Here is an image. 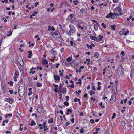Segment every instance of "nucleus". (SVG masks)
Returning <instances> with one entry per match:
<instances>
[{
    "instance_id": "17",
    "label": "nucleus",
    "mask_w": 134,
    "mask_h": 134,
    "mask_svg": "<svg viewBox=\"0 0 134 134\" xmlns=\"http://www.w3.org/2000/svg\"><path fill=\"white\" fill-rule=\"evenodd\" d=\"M116 25H113L111 26V27L112 29L113 30H115V29Z\"/></svg>"
},
{
    "instance_id": "35",
    "label": "nucleus",
    "mask_w": 134,
    "mask_h": 134,
    "mask_svg": "<svg viewBox=\"0 0 134 134\" xmlns=\"http://www.w3.org/2000/svg\"><path fill=\"white\" fill-rule=\"evenodd\" d=\"M33 92L32 91H29V93L28 94V95L29 96H30V95H32V94Z\"/></svg>"
},
{
    "instance_id": "55",
    "label": "nucleus",
    "mask_w": 134,
    "mask_h": 134,
    "mask_svg": "<svg viewBox=\"0 0 134 134\" xmlns=\"http://www.w3.org/2000/svg\"><path fill=\"white\" fill-rule=\"evenodd\" d=\"M46 123L45 122H44L43 124V126L44 127H46Z\"/></svg>"
},
{
    "instance_id": "9",
    "label": "nucleus",
    "mask_w": 134,
    "mask_h": 134,
    "mask_svg": "<svg viewBox=\"0 0 134 134\" xmlns=\"http://www.w3.org/2000/svg\"><path fill=\"white\" fill-rule=\"evenodd\" d=\"M54 35L56 36L55 37L56 38H59L60 37L59 32L58 31L56 32L54 34Z\"/></svg>"
},
{
    "instance_id": "30",
    "label": "nucleus",
    "mask_w": 134,
    "mask_h": 134,
    "mask_svg": "<svg viewBox=\"0 0 134 134\" xmlns=\"http://www.w3.org/2000/svg\"><path fill=\"white\" fill-rule=\"evenodd\" d=\"M94 29L96 31L98 30V28L96 25H95L94 26Z\"/></svg>"
},
{
    "instance_id": "22",
    "label": "nucleus",
    "mask_w": 134,
    "mask_h": 134,
    "mask_svg": "<svg viewBox=\"0 0 134 134\" xmlns=\"http://www.w3.org/2000/svg\"><path fill=\"white\" fill-rule=\"evenodd\" d=\"M72 59V58L71 57H69L66 59V61L67 62H69L71 61Z\"/></svg>"
},
{
    "instance_id": "11",
    "label": "nucleus",
    "mask_w": 134,
    "mask_h": 134,
    "mask_svg": "<svg viewBox=\"0 0 134 134\" xmlns=\"http://www.w3.org/2000/svg\"><path fill=\"white\" fill-rule=\"evenodd\" d=\"M72 112V110L68 109L67 110V112L65 113V114L66 115H68L70 113H71Z\"/></svg>"
},
{
    "instance_id": "31",
    "label": "nucleus",
    "mask_w": 134,
    "mask_h": 134,
    "mask_svg": "<svg viewBox=\"0 0 134 134\" xmlns=\"http://www.w3.org/2000/svg\"><path fill=\"white\" fill-rule=\"evenodd\" d=\"M80 132L81 133H83L84 132V129L83 128L81 129L80 130Z\"/></svg>"
},
{
    "instance_id": "29",
    "label": "nucleus",
    "mask_w": 134,
    "mask_h": 134,
    "mask_svg": "<svg viewBox=\"0 0 134 134\" xmlns=\"http://www.w3.org/2000/svg\"><path fill=\"white\" fill-rule=\"evenodd\" d=\"M78 2V1H77V0H76V1H73V2L74 3V4L75 5H77V2Z\"/></svg>"
},
{
    "instance_id": "14",
    "label": "nucleus",
    "mask_w": 134,
    "mask_h": 134,
    "mask_svg": "<svg viewBox=\"0 0 134 134\" xmlns=\"http://www.w3.org/2000/svg\"><path fill=\"white\" fill-rule=\"evenodd\" d=\"M28 53H29V55L28 58H30L32 55V52L31 51H29L28 52Z\"/></svg>"
},
{
    "instance_id": "23",
    "label": "nucleus",
    "mask_w": 134,
    "mask_h": 134,
    "mask_svg": "<svg viewBox=\"0 0 134 134\" xmlns=\"http://www.w3.org/2000/svg\"><path fill=\"white\" fill-rule=\"evenodd\" d=\"M89 93L91 95H92V94H95V92L93 91L92 90L90 91Z\"/></svg>"
},
{
    "instance_id": "41",
    "label": "nucleus",
    "mask_w": 134,
    "mask_h": 134,
    "mask_svg": "<svg viewBox=\"0 0 134 134\" xmlns=\"http://www.w3.org/2000/svg\"><path fill=\"white\" fill-rule=\"evenodd\" d=\"M43 128H44V131H45L46 130H47L48 129V128L47 127H46V126L44 127Z\"/></svg>"
},
{
    "instance_id": "39",
    "label": "nucleus",
    "mask_w": 134,
    "mask_h": 134,
    "mask_svg": "<svg viewBox=\"0 0 134 134\" xmlns=\"http://www.w3.org/2000/svg\"><path fill=\"white\" fill-rule=\"evenodd\" d=\"M9 92L11 94H12L13 93V90H9Z\"/></svg>"
},
{
    "instance_id": "59",
    "label": "nucleus",
    "mask_w": 134,
    "mask_h": 134,
    "mask_svg": "<svg viewBox=\"0 0 134 134\" xmlns=\"http://www.w3.org/2000/svg\"><path fill=\"white\" fill-rule=\"evenodd\" d=\"M64 64L66 66H68L69 65V64L66 63V62H65Z\"/></svg>"
},
{
    "instance_id": "42",
    "label": "nucleus",
    "mask_w": 134,
    "mask_h": 134,
    "mask_svg": "<svg viewBox=\"0 0 134 134\" xmlns=\"http://www.w3.org/2000/svg\"><path fill=\"white\" fill-rule=\"evenodd\" d=\"M73 41H71L70 42V43L71 46H72L73 45Z\"/></svg>"
},
{
    "instance_id": "15",
    "label": "nucleus",
    "mask_w": 134,
    "mask_h": 134,
    "mask_svg": "<svg viewBox=\"0 0 134 134\" xmlns=\"http://www.w3.org/2000/svg\"><path fill=\"white\" fill-rule=\"evenodd\" d=\"M105 94H104L103 95V96H104V97H103L102 98V99H103L104 100H106V101L107 102H108V98L107 97H105Z\"/></svg>"
},
{
    "instance_id": "27",
    "label": "nucleus",
    "mask_w": 134,
    "mask_h": 134,
    "mask_svg": "<svg viewBox=\"0 0 134 134\" xmlns=\"http://www.w3.org/2000/svg\"><path fill=\"white\" fill-rule=\"evenodd\" d=\"M77 26L79 28L81 29V30H83L84 29V27H81L79 24H78Z\"/></svg>"
},
{
    "instance_id": "26",
    "label": "nucleus",
    "mask_w": 134,
    "mask_h": 134,
    "mask_svg": "<svg viewBox=\"0 0 134 134\" xmlns=\"http://www.w3.org/2000/svg\"><path fill=\"white\" fill-rule=\"evenodd\" d=\"M64 104L66 106H68L69 105V103L66 101L64 102Z\"/></svg>"
},
{
    "instance_id": "28",
    "label": "nucleus",
    "mask_w": 134,
    "mask_h": 134,
    "mask_svg": "<svg viewBox=\"0 0 134 134\" xmlns=\"http://www.w3.org/2000/svg\"><path fill=\"white\" fill-rule=\"evenodd\" d=\"M12 31H11L10 30V31L8 33V34H7V36H10V35H12Z\"/></svg>"
},
{
    "instance_id": "51",
    "label": "nucleus",
    "mask_w": 134,
    "mask_h": 134,
    "mask_svg": "<svg viewBox=\"0 0 134 134\" xmlns=\"http://www.w3.org/2000/svg\"><path fill=\"white\" fill-rule=\"evenodd\" d=\"M121 54L123 56H124L125 55V54H124V52L123 51H122L121 53Z\"/></svg>"
},
{
    "instance_id": "48",
    "label": "nucleus",
    "mask_w": 134,
    "mask_h": 134,
    "mask_svg": "<svg viewBox=\"0 0 134 134\" xmlns=\"http://www.w3.org/2000/svg\"><path fill=\"white\" fill-rule=\"evenodd\" d=\"M69 97L68 96H66V97H65V98H66V101H68L69 100Z\"/></svg>"
},
{
    "instance_id": "34",
    "label": "nucleus",
    "mask_w": 134,
    "mask_h": 134,
    "mask_svg": "<svg viewBox=\"0 0 134 134\" xmlns=\"http://www.w3.org/2000/svg\"><path fill=\"white\" fill-rule=\"evenodd\" d=\"M113 116L111 117V118L113 119H114L116 115V114L115 113H114L113 114Z\"/></svg>"
},
{
    "instance_id": "7",
    "label": "nucleus",
    "mask_w": 134,
    "mask_h": 134,
    "mask_svg": "<svg viewBox=\"0 0 134 134\" xmlns=\"http://www.w3.org/2000/svg\"><path fill=\"white\" fill-rule=\"evenodd\" d=\"M122 67L120 66L119 67L118 69V74H122L123 73L122 72Z\"/></svg>"
},
{
    "instance_id": "49",
    "label": "nucleus",
    "mask_w": 134,
    "mask_h": 134,
    "mask_svg": "<svg viewBox=\"0 0 134 134\" xmlns=\"http://www.w3.org/2000/svg\"><path fill=\"white\" fill-rule=\"evenodd\" d=\"M119 34L120 35H122L124 33L122 31H120L119 32Z\"/></svg>"
},
{
    "instance_id": "53",
    "label": "nucleus",
    "mask_w": 134,
    "mask_h": 134,
    "mask_svg": "<svg viewBox=\"0 0 134 134\" xmlns=\"http://www.w3.org/2000/svg\"><path fill=\"white\" fill-rule=\"evenodd\" d=\"M71 121L72 123H73L74 122V118H73L72 119L70 120Z\"/></svg>"
},
{
    "instance_id": "58",
    "label": "nucleus",
    "mask_w": 134,
    "mask_h": 134,
    "mask_svg": "<svg viewBox=\"0 0 134 134\" xmlns=\"http://www.w3.org/2000/svg\"><path fill=\"white\" fill-rule=\"evenodd\" d=\"M51 30L53 31H54L55 30V29L53 26H52L51 27Z\"/></svg>"
},
{
    "instance_id": "10",
    "label": "nucleus",
    "mask_w": 134,
    "mask_h": 134,
    "mask_svg": "<svg viewBox=\"0 0 134 134\" xmlns=\"http://www.w3.org/2000/svg\"><path fill=\"white\" fill-rule=\"evenodd\" d=\"M54 78L55 80L59 81L60 77L59 76L55 75L54 76Z\"/></svg>"
},
{
    "instance_id": "1",
    "label": "nucleus",
    "mask_w": 134,
    "mask_h": 134,
    "mask_svg": "<svg viewBox=\"0 0 134 134\" xmlns=\"http://www.w3.org/2000/svg\"><path fill=\"white\" fill-rule=\"evenodd\" d=\"M69 27L70 30L68 32V34L70 36L71 35H72L71 32L72 34L75 33V32L76 30L74 26L72 25H70Z\"/></svg>"
},
{
    "instance_id": "57",
    "label": "nucleus",
    "mask_w": 134,
    "mask_h": 134,
    "mask_svg": "<svg viewBox=\"0 0 134 134\" xmlns=\"http://www.w3.org/2000/svg\"><path fill=\"white\" fill-rule=\"evenodd\" d=\"M19 114L18 113H16V116L17 117H18L19 116Z\"/></svg>"
},
{
    "instance_id": "6",
    "label": "nucleus",
    "mask_w": 134,
    "mask_h": 134,
    "mask_svg": "<svg viewBox=\"0 0 134 134\" xmlns=\"http://www.w3.org/2000/svg\"><path fill=\"white\" fill-rule=\"evenodd\" d=\"M113 15V13L111 12L109 13L106 16V18H109L111 17L112 18Z\"/></svg>"
},
{
    "instance_id": "56",
    "label": "nucleus",
    "mask_w": 134,
    "mask_h": 134,
    "mask_svg": "<svg viewBox=\"0 0 134 134\" xmlns=\"http://www.w3.org/2000/svg\"><path fill=\"white\" fill-rule=\"evenodd\" d=\"M113 2L114 3L117 2L118 1V0H113Z\"/></svg>"
},
{
    "instance_id": "40",
    "label": "nucleus",
    "mask_w": 134,
    "mask_h": 134,
    "mask_svg": "<svg viewBox=\"0 0 134 134\" xmlns=\"http://www.w3.org/2000/svg\"><path fill=\"white\" fill-rule=\"evenodd\" d=\"M53 55H57V53L55 51H53Z\"/></svg>"
},
{
    "instance_id": "20",
    "label": "nucleus",
    "mask_w": 134,
    "mask_h": 134,
    "mask_svg": "<svg viewBox=\"0 0 134 134\" xmlns=\"http://www.w3.org/2000/svg\"><path fill=\"white\" fill-rule=\"evenodd\" d=\"M127 99L126 98V99H125V100H122L121 102V104H122L123 103H126V102L127 101Z\"/></svg>"
},
{
    "instance_id": "18",
    "label": "nucleus",
    "mask_w": 134,
    "mask_h": 134,
    "mask_svg": "<svg viewBox=\"0 0 134 134\" xmlns=\"http://www.w3.org/2000/svg\"><path fill=\"white\" fill-rule=\"evenodd\" d=\"M36 124V123L34 122V121H31V122L30 123V125L31 126H33L34 125H35Z\"/></svg>"
},
{
    "instance_id": "45",
    "label": "nucleus",
    "mask_w": 134,
    "mask_h": 134,
    "mask_svg": "<svg viewBox=\"0 0 134 134\" xmlns=\"http://www.w3.org/2000/svg\"><path fill=\"white\" fill-rule=\"evenodd\" d=\"M54 91L56 92L57 93L58 92V88L57 87L55 88Z\"/></svg>"
},
{
    "instance_id": "32",
    "label": "nucleus",
    "mask_w": 134,
    "mask_h": 134,
    "mask_svg": "<svg viewBox=\"0 0 134 134\" xmlns=\"http://www.w3.org/2000/svg\"><path fill=\"white\" fill-rule=\"evenodd\" d=\"M36 85L38 87H40L42 86V85L40 83H38L36 84Z\"/></svg>"
},
{
    "instance_id": "64",
    "label": "nucleus",
    "mask_w": 134,
    "mask_h": 134,
    "mask_svg": "<svg viewBox=\"0 0 134 134\" xmlns=\"http://www.w3.org/2000/svg\"><path fill=\"white\" fill-rule=\"evenodd\" d=\"M92 89L93 90H96V89H95V87L94 86H93L92 87Z\"/></svg>"
},
{
    "instance_id": "33",
    "label": "nucleus",
    "mask_w": 134,
    "mask_h": 134,
    "mask_svg": "<svg viewBox=\"0 0 134 134\" xmlns=\"http://www.w3.org/2000/svg\"><path fill=\"white\" fill-rule=\"evenodd\" d=\"M86 46L88 47L90 49H92V47L91 45L89 46L88 44H87Z\"/></svg>"
},
{
    "instance_id": "38",
    "label": "nucleus",
    "mask_w": 134,
    "mask_h": 134,
    "mask_svg": "<svg viewBox=\"0 0 134 134\" xmlns=\"http://www.w3.org/2000/svg\"><path fill=\"white\" fill-rule=\"evenodd\" d=\"M64 48H62L60 49V52L61 53L64 52Z\"/></svg>"
},
{
    "instance_id": "12",
    "label": "nucleus",
    "mask_w": 134,
    "mask_h": 134,
    "mask_svg": "<svg viewBox=\"0 0 134 134\" xmlns=\"http://www.w3.org/2000/svg\"><path fill=\"white\" fill-rule=\"evenodd\" d=\"M119 16V15L118 14L115 13L114 14H113V16L112 17V19H114L116 18L117 17Z\"/></svg>"
},
{
    "instance_id": "43",
    "label": "nucleus",
    "mask_w": 134,
    "mask_h": 134,
    "mask_svg": "<svg viewBox=\"0 0 134 134\" xmlns=\"http://www.w3.org/2000/svg\"><path fill=\"white\" fill-rule=\"evenodd\" d=\"M90 122L92 123H93L94 122V121L93 119H91L90 120Z\"/></svg>"
},
{
    "instance_id": "50",
    "label": "nucleus",
    "mask_w": 134,
    "mask_h": 134,
    "mask_svg": "<svg viewBox=\"0 0 134 134\" xmlns=\"http://www.w3.org/2000/svg\"><path fill=\"white\" fill-rule=\"evenodd\" d=\"M92 10H93L94 9V8L93 6H92L90 8Z\"/></svg>"
},
{
    "instance_id": "52",
    "label": "nucleus",
    "mask_w": 134,
    "mask_h": 134,
    "mask_svg": "<svg viewBox=\"0 0 134 134\" xmlns=\"http://www.w3.org/2000/svg\"><path fill=\"white\" fill-rule=\"evenodd\" d=\"M5 133L6 134H8V133H9V134H10L11 133L9 131H6L5 132Z\"/></svg>"
},
{
    "instance_id": "47",
    "label": "nucleus",
    "mask_w": 134,
    "mask_h": 134,
    "mask_svg": "<svg viewBox=\"0 0 134 134\" xmlns=\"http://www.w3.org/2000/svg\"><path fill=\"white\" fill-rule=\"evenodd\" d=\"M38 4L39 3L38 2H37L35 3L34 5L35 7H36Z\"/></svg>"
},
{
    "instance_id": "44",
    "label": "nucleus",
    "mask_w": 134,
    "mask_h": 134,
    "mask_svg": "<svg viewBox=\"0 0 134 134\" xmlns=\"http://www.w3.org/2000/svg\"><path fill=\"white\" fill-rule=\"evenodd\" d=\"M8 83L9 84H10L11 86H12L13 85V83L12 81H10V82H8Z\"/></svg>"
},
{
    "instance_id": "13",
    "label": "nucleus",
    "mask_w": 134,
    "mask_h": 134,
    "mask_svg": "<svg viewBox=\"0 0 134 134\" xmlns=\"http://www.w3.org/2000/svg\"><path fill=\"white\" fill-rule=\"evenodd\" d=\"M116 9H117V10L118 12L119 13V14L120 15H121L122 14V13L121 12V9L120 7H118Z\"/></svg>"
},
{
    "instance_id": "21",
    "label": "nucleus",
    "mask_w": 134,
    "mask_h": 134,
    "mask_svg": "<svg viewBox=\"0 0 134 134\" xmlns=\"http://www.w3.org/2000/svg\"><path fill=\"white\" fill-rule=\"evenodd\" d=\"M66 88H64L62 90V92L63 94H65L66 93Z\"/></svg>"
},
{
    "instance_id": "16",
    "label": "nucleus",
    "mask_w": 134,
    "mask_h": 134,
    "mask_svg": "<svg viewBox=\"0 0 134 134\" xmlns=\"http://www.w3.org/2000/svg\"><path fill=\"white\" fill-rule=\"evenodd\" d=\"M99 38L98 39V42L99 41H101L102 38H103V37L102 36H101L100 35H99Z\"/></svg>"
},
{
    "instance_id": "62",
    "label": "nucleus",
    "mask_w": 134,
    "mask_h": 134,
    "mask_svg": "<svg viewBox=\"0 0 134 134\" xmlns=\"http://www.w3.org/2000/svg\"><path fill=\"white\" fill-rule=\"evenodd\" d=\"M32 116H35V117L36 118L37 117V115H36L35 114H32Z\"/></svg>"
},
{
    "instance_id": "24",
    "label": "nucleus",
    "mask_w": 134,
    "mask_h": 134,
    "mask_svg": "<svg viewBox=\"0 0 134 134\" xmlns=\"http://www.w3.org/2000/svg\"><path fill=\"white\" fill-rule=\"evenodd\" d=\"M95 57H96L98 58L99 57V53L98 52H96L94 54Z\"/></svg>"
},
{
    "instance_id": "4",
    "label": "nucleus",
    "mask_w": 134,
    "mask_h": 134,
    "mask_svg": "<svg viewBox=\"0 0 134 134\" xmlns=\"http://www.w3.org/2000/svg\"><path fill=\"white\" fill-rule=\"evenodd\" d=\"M4 100L8 102L10 104H12L13 102L14 99L12 98L9 97L5 98Z\"/></svg>"
},
{
    "instance_id": "25",
    "label": "nucleus",
    "mask_w": 134,
    "mask_h": 134,
    "mask_svg": "<svg viewBox=\"0 0 134 134\" xmlns=\"http://www.w3.org/2000/svg\"><path fill=\"white\" fill-rule=\"evenodd\" d=\"M78 81L79 82H77L76 83V84H77L79 83L80 84H81L82 83L81 82H82V81L81 80V79H79L78 80Z\"/></svg>"
},
{
    "instance_id": "36",
    "label": "nucleus",
    "mask_w": 134,
    "mask_h": 134,
    "mask_svg": "<svg viewBox=\"0 0 134 134\" xmlns=\"http://www.w3.org/2000/svg\"><path fill=\"white\" fill-rule=\"evenodd\" d=\"M37 14V13L36 12H34L32 14V15L33 16H34L36 14Z\"/></svg>"
},
{
    "instance_id": "5",
    "label": "nucleus",
    "mask_w": 134,
    "mask_h": 134,
    "mask_svg": "<svg viewBox=\"0 0 134 134\" xmlns=\"http://www.w3.org/2000/svg\"><path fill=\"white\" fill-rule=\"evenodd\" d=\"M90 37L91 39L98 42V38L91 35L90 36Z\"/></svg>"
},
{
    "instance_id": "2",
    "label": "nucleus",
    "mask_w": 134,
    "mask_h": 134,
    "mask_svg": "<svg viewBox=\"0 0 134 134\" xmlns=\"http://www.w3.org/2000/svg\"><path fill=\"white\" fill-rule=\"evenodd\" d=\"M42 65L45 67L48 68L49 66L48 61L45 59H42Z\"/></svg>"
},
{
    "instance_id": "3",
    "label": "nucleus",
    "mask_w": 134,
    "mask_h": 134,
    "mask_svg": "<svg viewBox=\"0 0 134 134\" xmlns=\"http://www.w3.org/2000/svg\"><path fill=\"white\" fill-rule=\"evenodd\" d=\"M69 18L70 20V21L72 23L76 21L75 18L73 14L70 15Z\"/></svg>"
},
{
    "instance_id": "60",
    "label": "nucleus",
    "mask_w": 134,
    "mask_h": 134,
    "mask_svg": "<svg viewBox=\"0 0 134 134\" xmlns=\"http://www.w3.org/2000/svg\"><path fill=\"white\" fill-rule=\"evenodd\" d=\"M51 26H48V31H50L51 30Z\"/></svg>"
},
{
    "instance_id": "19",
    "label": "nucleus",
    "mask_w": 134,
    "mask_h": 134,
    "mask_svg": "<svg viewBox=\"0 0 134 134\" xmlns=\"http://www.w3.org/2000/svg\"><path fill=\"white\" fill-rule=\"evenodd\" d=\"M53 121V118L48 120V122L49 123H52Z\"/></svg>"
},
{
    "instance_id": "63",
    "label": "nucleus",
    "mask_w": 134,
    "mask_h": 134,
    "mask_svg": "<svg viewBox=\"0 0 134 134\" xmlns=\"http://www.w3.org/2000/svg\"><path fill=\"white\" fill-rule=\"evenodd\" d=\"M91 99L93 101H95L96 100V99H95V98H93V97H92L91 98Z\"/></svg>"
},
{
    "instance_id": "37",
    "label": "nucleus",
    "mask_w": 134,
    "mask_h": 134,
    "mask_svg": "<svg viewBox=\"0 0 134 134\" xmlns=\"http://www.w3.org/2000/svg\"><path fill=\"white\" fill-rule=\"evenodd\" d=\"M101 25L102 26H103L104 28H106V26L105 25V24L104 23H102L101 24Z\"/></svg>"
},
{
    "instance_id": "61",
    "label": "nucleus",
    "mask_w": 134,
    "mask_h": 134,
    "mask_svg": "<svg viewBox=\"0 0 134 134\" xmlns=\"http://www.w3.org/2000/svg\"><path fill=\"white\" fill-rule=\"evenodd\" d=\"M87 94L86 93L84 94L83 97H84L85 98V97H87Z\"/></svg>"
},
{
    "instance_id": "8",
    "label": "nucleus",
    "mask_w": 134,
    "mask_h": 134,
    "mask_svg": "<svg viewBox=\"0 0 134 134\" xmlns=\"http://www.w3.org/2000/svg\"><path fill=\"white\" fill-rule=\"evenodd\" d=\"M19 75V71L18 70H15V73L14 76V78H17Z\"/></svg>"
},
{
    "instance_id": "46",
    "label": "nucleus",
    "mask_w": 134,
    "mask_h": 134,
    "mask_svg": "<svg viewBox=\"0 0 134 134\" xmlns=\"http://www.w3.org/2000/svg\"><path fill=\"white\" fill-rule=\"evenodd\" d=\"M100 130V129L99 128H97L96 130L95 131L98 133V131Z\"/></svg>"
},
{
    "instance_id": "54",
    "label": "nucleus",
    "mask_w": 134,
    "mask_h": 134,
    "mask_svg": "<svg viewBox=\"0 0 134 134\" xmlns=\"http://www.w3.org/2000/svg\"><path fill=\"white\" fill-rule=\"evenodd\" d=\"M101 88V87L100 86H98V87L97 88V90H99Z\"/></svg>"
}]
</instances>
